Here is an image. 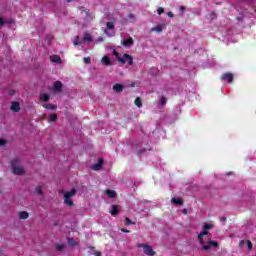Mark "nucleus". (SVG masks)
<instances>
[{"instance_id": "obj_33", "label": "nucleus", "mask_w": 256, "mask_h": 256, "mask_svg": "<svg viewBox=\"0 0 256 256\" xmlns=\"http://www.w3.org/2000/svg\"><path fill=\"white\" fill-rule=\"evenodd\" d=\"M41 193H43V189H42L40 186H38V187L36 188V194H37V195H41Z\"/></svg>"}, {"instance_id": "obj_4", "label": "nucleus", "mask_w": 256, "mask_h": 256, "mask_svg": "<svg viewBox=\"0 0 256 256\" xmlns=\"http://www.w3.org/2000/svg\"><path fill=\"white\" fill-rule=\"evenodd\" d=\"M91 41H93V39L91 38V34L86 33L84 34L83 40H81L79 36H77L74 40V45H83V43H91Z\"/></svg>"}, {"instance_id": "obj_5", "label": "nucleus", "mask_w": 256, "mask_h": 256, "mask_svg": "<svg viewBox=\"0 0 256 256\" xmlns=\"http://www.w3.org/2000/svg\"><path fill=\"white\" fill-rule=\"evenodd\" d=\"M104 33L107 37H113L115 35V24L113 22H107Z\"/></svg>"}, {"instance_id": "obj_22", "label": "nucleus", "mask_w": 256, "mask_h": 256, "mask_svg": "<svg viewBox=\"0 0 256 256\" xmlns=\"http://www.w3.org/2000/svg\"><path fill=\"white\" fill-rule=\"evenodd\" d=\"M110 213L111 215H117V213H119V206L113 205Z\"/></svg>"}, {"instance_id": "obj_42", "label": "nucleus", "mask_w": 256, "mask_h": 256, "mask_svg": "<svg viewBox=\"0 0 256 256\" xmlns=\"http://www.w3.org/2000/svg\"><path fill=\"white\" fill-rule=\"evenodd\" d=\"M95 256H101V253L96 252V253H95Z\"/></svg>"}, {"instance_id": "obj_9", "label": "nucleus", "mask_w": 256, "mask_h": 256, "mask_svg": "<svg viewBox=\"0 0 256 256\" xmlns=\"http://www.w3.org/2000/svg\"><path fill=\"white\" fill-rule=\"evenodd\" d=\"M103 167V159H99L98 163L92 165L91 169L92 171H101V168Z\"/></svg>"}, {"instance_id": "obj_18", "label": "nucleus", "mask_w": 256, "mask_h": 256, "mask_svg": "<svg viewBox=\"0 0 256 256\" xmlns=\"http://www.w3.org/2000/svg\"><path fill=\"white\" fill-rule=\"evenodd\" d=\"M19 219H29V213L27 211L19 212Z\"/></svg>"}, {"instance_id": "obj_12", "label": "nucleus", "mask_w": 256, "mask_h": 256, "mask_svg": "<svg viewBox=\"0 0 256 256\" xmlns=\"http://www.w3.org/2000/svg\"><path fill=\"white\" fill-rule=\"evenodd\" d=\"M167 105V97L159 96L158 107L163 108Z\"/></svg>"}, {"instance_id": "obj_29", "label": "nucleus", "mask_w": 256, "mask_h": 256, "mask_svg": "<svg viewBox=\"0 0 256 256\" xmlns=\"http://www.w3.org/2000/svg\"><path fill=\"white\" fill-rule=\"evenodd\" d=\"M203 229H204L205 231H209V229H213V224H204Z\"/></svg>"}, {"instance_id": "obj_37", "label": "nucleus", "mask_w": 256, "mask_h": 256, "mask_svg": "<svg viewBox=\"0 0 256 256\" xmlns=\"http://www.w3.org/2000/svg\"><path fill=\"white\" fill-rule=\"evenodd\" d=\"M3 145H5V140L0 139V147H3Z\"/></svg>"}, {"instance_id": "obj_21", "label": "nucleus", "mask_w": 256, "mask_h": 256, "mask_svg": "<svg viewBox=\"0 0 256 256\" xmlns=\"http://www.w3.org/2000/svg\"><path fill=\"white\" fill-rule=\"evenodd\" d=\"M136 107H138L139 109H141V107H143V102L141 101V98L137 97L134 101Z\"/></svg>"}, {"instance_id": "obj_39", "label": "nucleus", "mask_w": 256, "mask_h": 256, "mask_svg": "<svg viewBox=\"0 0 256 256\" xmlns=\"http://www.w3.org/2000/svg\"><path fill=\"white\" fill-rule=\"evenodd\" d=\"M167 15H168V17H170V18H173V17H174V15H173L172 12H168Z\"/></svg>"}, {"instance_id": "obj_40", "label": "nucleus", "mask_w": 256, "mask_h": 256, "mask_svg": "<svg viewBox=\"0 0 256 256\" xmlns=\"http://www.w3.org/2000/svg\"><path fill=\"white\" fill-rule=\"evenodd\" d=\"M122 233H129V230L121 229Z\"/></svg>"}, {"instance_id": "obj_45", "label": "nucleus", "mask_w": 256, "mask_h": 256, "mask_svg": "<svg viewBox=\"0 0 256 256\" xmlns=\"http://www.w3.org/2000/svg\"><path fill=\"white\" fill-rule=\"evenodd\" d=\"M212 16H213V17H215V14H214V13H212Z\"/></svg>"}, {"instance_id": "obj_6", "label": "nucleus", "mask_w": 256, "mask_h": 256, "mask_svg": "<svg viewBox=\"0 0 256 256\" xmlns=\"http://www.w3.org/2000/svg\"><path fill=\"white\" fill-rule=\"evenodd\" d=\"M139 247H142L143 253L148 256H154L155 251H153V247L147 244H140Z\"/></svg>"}, {"instance_id": "obj_24", "label": "nucleus", "mask_w": 256, "mask_h": 256, "mask_svg": "<svg viewBox=\"0 0 256 256\" xmlns=\"http://www.w3.org/2000/svg\"><path fill=\"white\" fill-rule=\"evenodd\" d=\"M106 194L108 195V197H110V199H113L117 195V193L113 190H107Z\"/></svg>"}, {"instance_id": "obj_23", "label": "nucleus", "mask_w": 256, "mask_h": 256, "mask_svg": "<svg viewBox=\"0 0 256 256\" xmlns=\"http://www.w3.org/2000/svg\"><path fill=\"white\" fill-rule=\"evenodd\" d=\"M50 97L51 96L49 94H40V101H49Z\"/></svg>"}, {"instance_id": "obj_31", "label": "nucleus", "mask_w": 256, "mask_h": 256, "mask_svg": "<svg viewBox=\"0 0 256 256\" xmlns=\"http://www.w3.org/2000/svg\"><path fill=\"white\" fill-rule=\"evenodd\" d=\"M125 223L126 225H135V223H133V221H131L129 218H125Z\"/></svg>"}, {"instance_id": "obj_14", "label": "nucleus", "mask_w": 256, "mask_h": 256, "mask_svg": "<svg viewBox=\"0 0 256 256\" xmlns=\"http://www.w3.org/2000/svg\"><path fill=\"white\" fill-rule=\"evenodd\" d=\"M11 111H15L16 113L21 109L19 102H12Z\"/></svg>"}, {"instance_id": "obj_28", "label": "nucleus", "mask_w": 256, "mask_h": 256, "mask_svg": "<svg viewBox=\"0 0 256 256\" xmlns=\"http://www.w3.org/2000/svg\"><path fill=\"white\" fill-rule=\"evenodd\" d=\"M246 247L248 251H251L253 249V244H251V241L246 240Z\"/></svg>"}, {"instance_id": "obj_3", "label": "nucleus", "mask_w": 256, "mask_h": 256, "mask_svg": "<svg viewBox=\"0 0 256 256\" xmlns=\"http://www.w3.org/2000/svg\"><path fill=\"white\" fill-rule=\"evenodd\" d=\"M11 165L14 175H23L25 173V169L19 164V159L12 160Z\"/></svg>"}, {"instance_id": "obj_1", "label": "nucleus", "mask_w": 256, "mask_h": 256, "mask_svg": "<svg viewBox=\"0 0 256 256\" xmlns=\"http://www.w3.org/2000/svg\"><path fill=\"white\" fill-rule=\"evenodd\" d=\"M113 55L116 57L119 63H127L128 65H131L133 63V57L129 54L121 55L117 51L113 50Z\"/></svg>"}, {"instance_id": "obj_32", "label": "nucleus", "mask_w": 256, "mask_h": 256, "mask_svg": "<svg viewBox=\"0 0 256 256\" xmlns=\"http://www.w3.org/2000/svg\"><path fill=\"white\" fill-rule=\"evenodd\" d=\"M240 247H246L247 246V240H241L239 243Z\"/></svg>"}, {"instance_id": "obj_13", "label": "nucleus", "mask_w": 256, "mask_h": 256, "mask_svg": "<svg viewBox=\"0 0 256 256\" xmlns=\"http://www.w3.org/2000/svg\"><path fill=\"white\" fill-rule=\"evenodd\" d=\"M221 79L228 81V83H233V74L232 73H226L221 76Z\"/></svg>"}, {"instance_id": "obj_15", "label": "nucleus", "mask_w": 256, "mask_h": 256, "mask_svg": "<svg viewBox=\"0 0 256 256\" xmlns=\"http://www.w3.org/2000/svg\"><path fill=\"white\" fill-rule=\"evenodd\" d=\"M124 87L122 84H115L113 86V91H115L116 93H121L123 91Z\"/></svg>"}, {"instance_id": "obj_11", "label": "nucleus", "mask_w": 256, "mask_h": 256, "mask_svg": "<svg viewBox=\"0 0 256 256\" xmlns=\"http://www.w3.org/2000/svg\"><path fill=\"white\" fill-rule=\"evenodd\" d=\"M166 25L165 24H158L157 26L153 27L151 31L153 33H161L163 29H165Z\"/></svg>"}, {"instance_id": "obj_27", "label": "nucleus", "mask_w": 256, "mask_h": 256, "mask_svg": "<svg viewBox=\"0 0 256 256\" xmlns=\"http://www.w3.org/2000/svg\"><path fill=\"white\" fill-rule=\"evenodd\" d=\"M49 121L51 123H54L55 121H57V114H50Z\"/></svg>"}, {"instance_id": "obj_43", "label": "nucleus", "mask_w": 256, "mask_h": 256, "mask_svg": "<svg viewBox=\"0 0 256 256\" xmlns=\"http://www.w3.org/2000/svg\"><path fill=\"white\" fill-rule=\"evenodd\" d=\"M180 9H181V11H185V7H183V6Z\"/></svg>"}, {"instance_id": "obj_19", "label": "nucleus", "mask_w": 256, "mask_h": 256, "mask_svg": "<svg viewBox=\"0 0 256 256\" xmlns=\"http://www.w3.org/2000/svg\"><path fill=\"white\" fill-rule=\"evenodd\" d=\"M208 231L207 230H204L203 232H201L199 235H198V239L201 243V245H203V237H205V235H208Z\"/></svg>"}, {"instance_id": "obj_38", "label": "nucleus", "mask_w": 256, "mask_h": 256, "mask_svg": "<svg viewBox=\"0 0 256 256\" xmlns=\"http://www.w3.org/2000/svg\"><path fill=\"white\" fill-rule=\"evenodd\" d=\"M56 249H57L58 251H61V249H63V245H58V246L56 247Z\"/></svg>"}, {"instance_id": "obj_20", "label": "nucleus", "mask_w": 256, "mask_h": 256, "mask_svg": "<svg viewBox=\"0 0 256 256\" xmlns=\"http://www.w3.org/2000/svg\"><path fill=\"white\" fill-rule=\"evenodd\" d=\"M101 63H103L104 65H111V60L109 59V56H104L101 59Z\"/></svg>"}, {"instance_id": "obj_36", "label": "nucleus", "mask_w": 256, "mask_h": 256, "mask_svg": "<svg viewBox=\"0 0 256 256\" xmlns=\"http://www.w3.org/2000/svg\"><path fill=\"white\" fill-rule=\"evenodd\" d=\"M3 25H5V21L3 20V18H0V27H3Z\"/></svg>"}, {"instance_id": "obj_7", "label": "nucleus", "mask_w": 256, "mask_h": 256, "mask_svg": "<svg viewBox=\"0 0 256 256\" xmlns=\"http://www.w3.org/2000/svg\"><path fill=\"white\" fill-rule=\"evenodd\" d=\"M51 91H53V93H61V91H63V83H61V81L54 82Z\"/></svg>"}, {"instance_id": "obj_8", "label": "nucleus", "mask_w": 256, "mask_h": 256, "mask_svg": "<svg viewBox=\"0 0 256 256\" xmlns=\"http://www.w3.org/2000/svg\"><path fill=\"white\" fill-rule=\"evenodd\" d=\"M212 247L214 248L219 247V243H217L216 241L210 240L208 241L207 244L202 245V249H204V251H209V249H211Z\"/></svg>"}, {"instance_id": "obj_35", "label": "nucleus", "mask_w": 256, "mask_h": 256, "mask_svg": "<svg viewBox=\"0 0 256 256\" xmlns=\"http://www.w3.org/2000/svg\"><path fill=\"white\" fill-rule=\"evenodd\" d=\"M84 63H85L86 65H89V63H91V57H86V58H84Z\"/></svg>"}, {"instance_id": "obj_10", "label": "nucleus", "mask_w": 256, "mask_h": 256, "mask_svg": "<svg viewBox=\"0 0 256 256\" xmlns=\"http://www.w3.org/2000/svg\"><path fill=\"white\" fill-rule=\"evenodd\" d=\"M51 63H56L57 65H61L63 63V60H61V57L59 55H52L50 56Z\"/></svg>"}, {"instance_id": "obj_25", "label": "nucleus", "mask_w": 256, "mask_h": 256, "mask_svg": "<svg viewBox=\"0 0 256 256\" xmlns=\"http://www.w3.org/2000/svg\"><path fill=\"white\" fill-rule=\"evenodd\" d=\"M172 203H175V205H183V201L181 198H172Z\"/></svg>"}, {"instance_id": "obj_26", "label": "nucleus", "mask_w": 256, "mask_h": 256, "mask_svg": "<svg viewBox=\"0 0 256 256\" xmlns=\"http://www.w3.org/2000/svg\"><path fill=\"white\" fill-rule=\"evenodd\" d=\"M80 11L81 13H84V15L86 16V19H91V17H89V12L85 9V7H81Z\"/></svg>"}, {"instance_id": "obj_34", "label": "nucleus", "mask_w": 256, "mask_h": 256, "mask_svg": "<svg viewBox=\"0 0 256 256\" xmlns=\"http://www.w3.org/2000/svg\"><path fill=\"white\" fill-rule=\"evenodd\" d=\"M157 13H158V15H162V13H165V9H163L162 7H159L157 9Z\"/></svg>"}, {"instance_id": "obj_41", "label": "nucleus", "mask_w": 256, "mask_h": 256, "mask_svg": "<svg viewBox=\"0 0 256 256\" xmlns=\"http://www.w3.org/2000/svg\"><path fill=\"white\" fill-rule=\"evenodd\" d=\"M184 215H187V209L183 210Z\"/></svg>"}, {"instance_id": "obj_30", "label": "nucleus", "mask_w": 256, "mask_h": 256, "mask_svg": "<svg viewBox=\"0 0 256 256\" xmlns=\"http://www.w3.org/2000/svg\"><path fill=\"white\" fill-rule=\"evenodd\" d=\"M68 243H69V245H71V247H75V245H77V243H75V239H73V238H69Z\"/></svg>"}, {"instance_id": "obj_17", "label": "nucleus", "mask_w": 256, "mask_h": 256, "mask_svg": "<svg viewBox=\"0 0 256 256\" xmlns=\"http://www.w3.org/2000/svg\"><path fill=\"white\" fill-rule=\"evenodd\" d=\"M42 107H44V109H48L51 111H55V109H57V106H55L53 104H42Z\"/></svg>"}, {"instance_id": "obj_44", "label": "nucleus", "mask_w": 256, "mask_h": 256, "mask_svg": "<svg viewBox=\"0 0 256 256\" xmlns=\"http://www.w3.org/2000/svg\"><path fill=\"white\" fill-rule=\"evenodd\" d=\"M67 1V3H71V0H66Z\"/></svg>"}, {"instance_id": "obj_16", "label": "nucleus", "mask_w": 256, "mask_h": 256, "mask_svg": "<svg viewBox=\"0 0 256 256\" xmlns=\"http://www.w3.org/2000/svg\"><path fill=\"white\" fill-rule=\"evenodd\" d=\"M124 47H131L133 45V38H128L122 42Z\"/></svg>"}, {"instance_id": "obj_2", "label": "nucleus", "mask_w": 256, "mask_h": 256, "mask_svg": "<svg viewBox=\"0 0 256 256\" xmlns=\"http://www.w3.org/2000/svg\"><path fill=\"white\" fill-rule=\"evenodd\" d=\"M77 191L75 189H72L70 191L64 192V203L68 207H73V198L75 197V194Z\"/></svg>"}]
</instances>
